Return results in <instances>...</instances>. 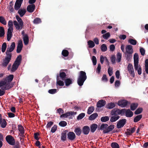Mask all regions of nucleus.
Here are the masks:
<instances>
[{
  "label": "nucleus",
  "instance_id": "nucleus-24",
  "mask_svg": "<svg viewBox=\"0 0 148 148\" xmlns=\"http://www.w3.org/2000/svg\"><path fill=\"white\" fill-rule=\"evenodd\" d=\"M26 12V9L24 8H19L18 10V13L19 14L21 17H22L25 14Z\"/></svg>",
  "mask_w": 148,
  "mask_h": 148
},
{
  "label": "nucleus",
  "instance_id": "nucleus-35",
  "mask_svg": "<svg viewBox=\"0 0 148 148\" xmlns=\"http://www.w3.org/2000/svg\"><path fill=\"white\" fill-rule=\"evenodd\" d=\"M62 70H61L60 71V77L61 78V79L63 80H64L66 77V75L65 73L63 72H62Z\"/></svg>",
  "mask_w": 148,
  "mask_h": 148
},
{
  "label": "nucleus",
  "instance_id": "nucleus-52",
  "mask_svg": "<svg viewBox=\"0 0 148 148\" xmlns=\"http://www.w3.org/2000/svg\"><path fill=\"white\" fill-rule=\"evenodd\" d=\"M113 69L112 67H111L110 66H109L108 69V73L109 75L110 76H111L113 73Z\"/></svg>",
  "mask_w": 148,
  "mask_h": 148
},
{
  "label": "nucleus",
  "instance_id": "nucleus-43",
  "mask_svg": "<svg viewBox=\"0 0 148 148\" xmlns=\"http://www.w3.org/2000/svg\"><path fill=\"white\" fill-rule=\"evenodd\" d=\"M109 119V117L108 116H103L101 119V121L102 122H105L108 121Z\"/></svg>",
  "mask_w": 148,
  "mask_h": 148
},
{
  "label": "nucleus",
  "instance_id": "nucleus-56",
  "mask_svg": "<svg viewBox=\"0 0 148 148\" xmlns=\"http://www.w3.org/2000/svg\"><path fill=\"white\" fill-rule=\"evenodd\" d=\"M102 37L105 39H107L110 36V34L109 32H107L106 33L103 34Z\"/></svg>",
  "mask_w": 148,
  "mask_h": 148
},
{
  "label": "nucleus",
  "instance_id": "nucleus-1",
  "mask_svg": "<svg viewBox=\"0 0 148 148\" xmlns=\"http://www.w3.org/2000/svg\"><path fill=\"white\" fill-rule=\"evenodd\" d=\"M14 78V75L12 74L9 75L8 77L3 78V79L0 81V87L5 86V87L2 89H0V96L3 95L5 93V91L3 90H8L11 88V83Z\"/></svg>",
  "mask_w": 148,
  "mask_h": 148
},
{
  "label": "nucleus",
  "instance_id": "nucleus-60",
  "mask_svg": "<svg viewBox=\"0 0 148 148\" xmlns=\"http://www.w3.org/2000/svg\"><path fill=\"white\" fill-rule=\"evenodd\" d=\"M85 116V114L84 113H81L80 114L77 116V119L79 120L82 119Z\"/></svg>",
  "mask_w": 148,
  "mask_h": 148
},
{
  "label": "nucleus",
  "instance_id": "nucleus-55",
  "mask_svg": "<svg viewBox=\"0 0 148 148\" xmlns=\"http://www.w3.org/2000/svg\"><path fill=\"white\" fill-rule=\"evenodd\" d=\"M132 54H130L128 53H125V55L126 56V58L127 60L129 61L130 60L131 58L132 57Z\"/></svg>",
  "mask_w": 148,
  "mask_h": 148
},
{
  "label": "nucleus",
  "instance_id": "nucleus-62",
  "mask_svg": "<svg viewBox=\"0 0 148 148\" xmlns=\"http://www.w3.org/2000/svg\"><path fill=\"white\" fill-rule=\"evenodd\" d=\"M92 61L94 65H95L97 63V59L95 56H93L92 57Z\"/></svg>",
  "mask_w": 148,
  "mask_h": 148
},
{
  "label": "nucleus",
  "instance_id": "nucleus-40",
  "mask_svg": "<svg viewBox=\"0 0 148 148\" xmlns=\"http://www.w3.org/2000/svg\"><path fill=\"white\" fill-rule=\"evenodd\" d=\"M128 42L131 44L133 45H136L137 42L136 40L132 39H129L128 40Z\"/></svg>",
  "mask_w": 148,
  "mask_h": 148
},
{
  "label": "nucleus",
  "instance_id": "nucleus-51",
  "mask_svg": "<svg viewBox=\"0 0 148 148\" xmlns=\"http://www.w3.org/2000/svg\"><path fill=\"white\" fill-rule=\"evenodd\" d=\"M7 47V45L6 42H5L3 43L1 47V51L2 52L4 53L5 52V50Z\"/></svg>",
  "mask_w": 148,
  "mask_h": 148
},
{
  "label": "nucleus",
  "instance_id": "nucleus-48",
  "mask_svg": "<svg viewBox=\"0 0 148 148\" xmlns=\"http://www.w3.org/2000/svg\"><path fill=\"white\" fill-rule=\"evenodd\" d=\"M143 110V109L141 108H138L134 112L135 114H138L141 113Z\"/></svg>",
  "mask_w": 148,
  "mask_h": 148
},
{
  "label": "nucleus",
  "instance_id": "nucleus-29",
  "mask_svg": "<svg viewBox=\"0 0 148 148\" xmlns=\"http://www.w3.org/2000/svg\"><path fill=\"white\" fill-rule=\"evenodd\" d=\"M72 79L70 78H67L66 79L64 80V82L66 86H69L72 83Z\"/></svg>",
  "mask_w": 148,
  "mask_h": 148
},
{
  "label": "nucleus",
  "instance_id": "nucleus-31",
  "mask_svg": "<svg viewBox=\"0 0 148 148\" xmlns=\"http://www.w3.org/2000/svg\"><path fill=\"white\" fill-rule=\"evenodd\" d=\"M97 127V125L96 124H93L90 126V131L92 132H94L96 130Z\"/></svg>",
  "mask_w": 148,
  "mask_h": 148
},
{
  "label": "nucleus",
  "instance_id": "nucleus-61",
  "mask_svg": "<svg viewBox=\"0 0 148 148\" xmlns=\"http://www.w3.org/2000/svg\"><path fill=\"white\" fill-rule=\"evenodd\" d=\"M57 92V90L56 89H50L48 91L49 93L51 94H54Z\"/></svg>",
  "mask_w": 148,
  "mask_h": 148
},
{
  "label": "nucleus",
  "instance_id": "nucleus-4",
  "mask_svg": "<svg viewBox=\"0 0 148 148\" xmlns=\"http://www.w3.org/2000/svg\"><path fill=\"white\" fill-rule=\"evenodd\" d=\"M6 56L5 59L3 60L1 64V66L5 67L8 65L10 62L12 56V54H5Z\"/></svg>",
  "mask_w": 148,
  "mask_h": 148
},
{
  "label": "nucleus",
  "instance_id": "nucleus-30",
  "mask_svg": "<svg viewBox=\"0 0 148 148\" xmlns=\"http://www.w3.org/2000/svg\"><path fill=\"white\" fill-rule=\"evenodd\" d=\"M138 104L137 103H132L130 106V109L132 111L134 110L138 107Z\"/></svg>",
  "mask_w": 148,
  "mask_h": 148
},
{
  "label": "nucleus",
  "instance_id": "nucleus-22",
  "mask_svg": "<svg viewBox=\"0 0 148 148\" xmlns=\"http://www.w3.org/2000/svg\"><path fill=\"white\" fill-rule=\"evenodd\" d=\"M119 109L114 108L111 111L110 114L112 116L117 115L120 114Z\"/></svg>",
  "mask_w": 148,
  "mask_h": 148
},
{
  "label": "nucleus",
  "instance_id": "nucleus-50",
  "mask_svg": "<svg viewBox=\"0 0 148 148\" xmlns=\"http://www.w3.org/2000/svg\"><path fill=\"white\" fill-rule=\"evenodd\" d=\"M117 59L116 60L117 62H119L121 60V54L120 52H118L116 55Z\"/></svg>",
  "mask_w": 148,
  "mask_h": 148
},
{
  "label": "nucleus",
  "instance_id": "nucleus-11",
  "mask_svg": "<svg viewBox=\"0 0 148 148\" xmlns=\"http://www.w3.org/2000/svg\"><path fill=\"white\" fill-rule=\"evenodd\" d=\"M128 101L126 100H123L119 101L117 103L118 105L122 108L126 107L127 105Z\"/></svg>",
  "mask_w": 148,
  "mask_h": 148
},
{
  "label": "nucleus",
  "instance_id": "nucleus-36",
  "mask_svg": "<svg viewBox=\"0 0 148 148\" xmlns=\"http://www.w3.org/2000/svg\"><path fill=\"white\" fill-rule=\"evenodd\" d=\"M13 1H11L9 3V8L11 13L13 12L14 11V9L13 7Z\"/></svg>",
  "mask_w": 148,
  "mask_h": 148
},
{
  "label": "nucleus",
  "instance_id": "nucleus-10",
  "mask_svg": "<svg viewBox=\"0 0 148 148\" xmlns=\"http://www.w3.org/2000/svg\"><path fill=\"white\" fill-rule=\"evenodd\" d=\"M15 47V44L14 42H12L10 48H8L5 54H12L10 52L13 51Z\"/></svg>",
  "mask_w": 148,
  "mask_h": 148
},
{
  "label": "nucleus",
  "instance_id": "nucleus-21",
  "mask_svg": "<svg viewBox=\"0 0 148 148\" xmlns=\"http://www.w3.org/2000/svg\"><path fill=\"white\" fill-rule=\"evenodd\" d=\"M35 8V6L34 4L29 5L27 6V10L29 12H32L34 11Z\"/></svg>",
  "mask_w": 148,
  "mask_h": 148
},
{
  "label": "nucleus",
  "instance_id": "nucleus-19",
  "mask_svg": "<svg viewBox=\"0 0 148 148\" xmlns=\"http://www.w3.org/2000/svg\"><path fill=\"white\" fill-rule=\"evenodd\" d=\"M68 132V130H65L61 133V140L63 142L65 141L66 140V133Z\"/></svg>",
  "mask_w": 148,
  "mask_h": 148
},
{
  "label": "nucleus",
  "instance_id": "nucleus-28",
  "mask_svg": "<svg viewBox=\"0 0 148 148\" xmlns=\"http://www.w3.org/2000/svg\"><path fill=\"white\" fill-rule=\"evenodd\" d=\"M74 132L77 136H79L82 132V130L79 127L75 128L74 130Z\"/></svg>",
  "mask_w": 148,
  "mask_h": 148
},
{
  "label": "nucleus",
  "instance_id": "nucleus-47",
  "mask_svg": "<svg viewBox=\"0 0 148 148\" xmlns=\"http://www.w3.org/2000/svg\"><path fill=\"white\" fill-rule=\"evenodd\" d=\"M41 19L39 18H36L34 19L33 21V23L35 24H38L41 23Z\"/></svg>",
  "mask_w": 148,
  "mask_h": 148
},
{
  "label": "nucleus",
  "instance_id": "nucleus-45",
  "mask_svg": "<svg viewBox=\"0 0 148 148\" xmlns=\"http://www.w3.org/2000/svg\"><path fill=\"white\" fill-rule=\"evenodd\" d=\"M111 146L112 148H119V144L115 142H113L111 144Z\"/></svg>",
  "mask_w": 148,
  "mask_h": 148
},
{
  "label": "nucleus",
  "instance_id": "nucleus-16",
  "mask_svg": "<svg viewBox=\"0 0 148 148\" xmlns=\"http://www.w3.org/2000/svg\"><path fill=\"white\" fill-rule=\"evenodd\" d=\"M126 52V53L132 54L133 52V49L132 46L130 45H127L125 47Z\"/></svg>",
  "mask_w": 148,
  "mask_h": 148
},
{
  "label": "nucleus",
  "instance_id": "nucleus-26",
  "mask_svg": "<svg viewBox=\"0 0 148 148\" xmlns=\"http://www.w3.org/2000/svg\"><path fill=\"white\" fill-rule=\"evenodd\" d=\"M20 65L14 62L12 66L11 71L13 72L15 71L17 69Z\"/></svg>",
  "mask_w": 148,
  "mask_h": 148
},
{
  "label": "nucleus",
  "instance_id": "nucleus-13",
  "mask_svg": "<svg viewBox=\"0 0 148 148\" xmlns=\"http://www.w3.org/2000/svg\"><path fill=\"white\" fill-rule=\"evenodd\" d=\"M76 112H73L71 111L68 112L64 114L63 113L60 116V118H66L68 116H70L71 115H73L74 114H76Z\"/></svg>",
  "mask_w": 148,
  "mask_h": 148
},
{
  "label": "nucleus",
  "instance_id": "nucleus-39",
  "mask_svg": "<svg viewBox=\"0 0 148 148\" xmlns=\"http://www.w3.org/2000/svg\"><path fill=\"white\" fill-rule=\"evenodd\" d=\"M88 47L90 48H93L95 46L94 42L91 40H89L88 42Z\"/></svg>",
  "mask_w": 148,
  "mask_h": 148
},
{
  "label": "nucleus",
  "instance_id": "nucleus-46",
  "mask_svg": "<svg viewBox=\"0 0 148 148\" xmlns=\"http://www.w3.org/2000/svg\"><path fill=\"white\" fill-rule=\"evenodd\" d=\"M0 23L4 25L6 24V21L5 18L3 16H0Z\"/></svg>",
  "mask_w": 148,
  "mask_h": 148
},
{
  "label": "nucleus",
  "instance_id": "nucleus-44",
  "mask_svg": "<svg viewBox=\"0 0 148 148\" xmlns=\"http://www.w3.org/2000/svg\"><path fill=\"white\" fill-rule=\"evenodd\" d=\"M62 54L64 57H66L69 55V52L68 50L64 49L62 51Z\"/></svg>",
  "mask_w": 148,
  "mask_h": 148
},
{
  "label": "nucleus",
  "instance_id": "nucleus-9",
  "mask_svg": "<svg viewBox=\"0 0 148 148\" xmlns=\"http://www.w3.org/2000/svg\"><path fill=\"white\" fill-rule=\"evenodd\" d=\"M127 68L130 74L133 77H135V74L132 65L131 64H129Z\"/></svg>",
  "mask_w": 148,
  "mask_h": 148
},
{
  "label": "nucleus",
  "instance_id": "nucleus-25",
  "mask_svg": "<svg viewBox=\"0 0 148 148\" xmlns=\"http://www.w3.org/2000/svg\"><path fill=\"white\" fill-rule=\"evenodd\" d=\"M133 115V112L129 109H127L125 112V116L128 117H131Z\"/></svg>",
  "mask_w": 148,
  "mask_h": 148
},
{
  "label": "nucleus",
  "instance_id": "nucleus-18",
  "mask_svg": "<svg viewBox=\"0 0 148 148\" xmlns=\"http://www.w3.org/2000/svg\"><path fill=\"white\" fill-rule=\"evenodd\" d=\"M106 102L105 100H99L97 103V106L98 108H101L104 106L106 104Z\"/></svg>",
  "mask_w": 148,
  "mask_h": 148
},
{
  "label": "nucleus",
  "instance_id": "nucleus-57",
  "mask_svg": "<svg viewBox=\"0 0 148 148\" xmlns=\"http://www.w3.org/2000/svg\"><path fill=\"white\" fill-rule=\"evenodd\" d=\"M8 28L13 29V23L12 20H10L8 22Z\"/></svg>",
  "mask_w": 148,
  "mask_h": 148
},
{
  "label": "nucleus",
  "instance_id": "nucleus-32",
  "mask_svg": "<svg viewBox=\"0 0 148 148\" xmlns=\"http://www.w3.org/2000/svg\"><path fill=\"white\" fill-rule=\"evenodd\" d=\"M98 116V114L96 113H95L90 115L88 119H89L90 120H93L95 119Z\"/></svg>",
  "mask_w": 148,
  "mask_h": 148
},
{
  "label": "nucleus",
  "instance_id": "nucleus-53",
  "mask_svg": "<svg viewBox=\"0 0 148 148\" xmlns=\"http://www.w3.org/2000/svg\"><path fill=\"white\" fill-rule=\"evenodd\" d=\"M145 71L147 74H148V59H147L145 61Z\"/></svg>",
  "mask_w": 148,
  "mask_h": 148
},
{
  "label": "nucleus",
  "instance_id": "nucleus-7",
  "mask_svg": "<svg viewBox=\"0 0 148 148\" xmlns=\"http://www.w3.org/2000/svg\"><path fill=\"white\" fill-rule=\"evenodd\" d=\"M126 119H125L119 120L117 123L116 127L118 129L122 128L126 124Z\"/></svg>",
  "mask_w": 148,
  "mask_h": 148
},
{
  "label": "nucleus",
  "instance_id": "nucleus-37",
  "mask_svg": "<svg viewBox=\"0 0 148 148\" xmlns=\"http://www.w3.org/2000/svg\"><path fill=\"white\" fill-rule=\"evenodd\" d=\"M115 106V104L114 103L111 102L108 103L107 105V108L111 109L114 108Z\"/></svg>",
  "mask_w": 148,
  "mask_h": 148
},
{
  "label": "nucleus",
  "instance_id": "nucleus-41",
  "mask_svg": "<svg viewBox=\"0 0 148 148\" xmlns=\"http://www.w3.org/2000/svg\"><path fill=\"white\" fill-rule=\"evenodd\" d=\"M1 124V126L3 128H5L7 125V123L5 119H3Z\"/></svg>",
  "mask_w": 148,
  "mask_h": 148
},
{
  "label": "nucleus",
  "instance_id": "nucleus-54",
  "mask_svg": "<svg viewBox=\"0 0 148 148\" xmlns=\"http://www.w3.org/2000/svg\"><path fill=\"white\" fill-rule=\"evenodd\" d=\"M59 125L62 127H64L67 125V123L64 121H60L59 123Z\"/></svg>",
  "mask_w": 148,
  "mask_h": 148
},
{
  "label": "nucleus",
  "instance_id": "nucleus-15",
  "mask_svg": "<svg viewBox=\"0 0 148 148\" xmlns=\"http://www.w3.org/2000/svg\"><path fill=\"white\" fill-rule=\"evenodd\" d=\"M23 47V42L22 40H20L18 43L17 48L16 52L17 53H20L22 50Z\"/></svg>",
  "mask_w": 148,
  "mask_h": 148
},
{
  "label": "nucleus",
  "instance_id": "nucleus-49",
  "mask_svg": "<svg viewBox=\"0 0 148 148\" xmlns=\"http://www.w3.org/2000/svg\"><path fill=\"white\" fill-rule=\"evenodd\" d=\"M94 108L93 106L89 107L88 109L87 114H91L94 111Z\"/></svg>",
  "mask_w": 148,
  "mask_h": 148
},
{
  "label": "nucleus",
  "instance_id": "nucleus-64",
  "mask_svg": "<svg viewBox=\"0 0 148 148\" xmlns=\"http://www.w3.org/2000/svg\"><path fill=\"white\" fill-rule=\"evenodd\" d=\"M127 109H122L121 110H119L120 114L123 115L125 114V112Z\"/></svg>",
  "mask_w": 148,
  "mask_h": 148
},
{
  "label": "nucleus",
  "instance_id": "nucleus-17",
  "mask_svg": "<svg viewBox=\"0 0 148 148\" xmlns=\"http://www.w3.org/2000/svg\"><path fill=\"white\" fill-rule=\"evenodd\" d=\"M114 128V125H111L108 126L107 129L104 130L103 131V133L104 134L107 133L111 131Z\"/></svg>",
  "mask_w": 148,
  "mask_h": 148
},
{
  "label": "nucleus",
  "instance_id": "nucleus-42",
  "mask_svg": "<svg viewBox=\"0 0 148 148\" xmlns=\"http://www.w3.org/2000/svg\"><path fill=\"white\" fill-rule=\"evenodd\" d=\"M101 49L102 51L105 52L107 51V47L105 44H103L101 46Z\"/></svg>",
  "mask_w": 148,
  "mask_h": 148
},
{
  "label": "nucleus",
  "instance_id": "nucleus-63",
  "mask_svg": "<svg viewBox=\"0 0 148 148\" xmlns=\"http://www.w3.org/2000/svg\"><path fill=\"white\" fill-rule=\"evenodd\" d=\"M57 129V126L56 125H54L53 127L51 130V132L52 133H54Z\"/></svg>",
  "mask_w": 148,
  "mask_h": 148
},
{
  "label": "nucleus",
  "instance_id": "nucleus-2",
  "mask_svg": "<svg viewBox=\"0 0 148 148\" xmlns=\"http://www.w3.org/2000/svg\"><path fill=\"white\" fill-rule=\"evenodd\" d=\"M87 78L86 73L83 71L79 72V75L77 80V83L79 86H82Z\"/></svg>",
  "mask_w": 148,
  "mask_h": 148
},
{
  "label": "nucleus",
  "instance_id": "nucleus-20",
  "mask_svg": "<svg viewBox=\"0 0 148 148\" xmlns=\"http://www.w3.org/2000/svg\"><path fill=\"white\" fill-rule=\"evenodd\" d=\"M18 130L20 132V136L22 137H25L24 134V129L23 127L21 125H18Z\"/></svg>",
  "mask_w": 148,
  "mask_h": 148
},
{
  "label": "nucleus",
  "instance_id": "nucleus-6",
  "mask_svg": "<svg viewBox=\"0 0 148 148\" xmlns=\"http://www.w3.org/2000/svg\"><path fill=\"white\" fill-rule=\"evenodd\" d=\"M134 69H137L138 65V56L137 53H135L134 56Z\"/></svg>",
  "mask_w": 148,
  "mask_h": 148
},
{
  "label": "nucleus",
  "instance_id": "nucleus-14",
  "mask_svg": "<svg viewBox=\"0 0 148 148\" xmlns=\"http://www.w3.org/2000/svg\"><path fill=\"white\" fill-rule=\"evenodd\" d=\"M136 130L135 127L127 129L126 130L127 131L125 132V134L127 135H131L133 133H134Z\"/></svg>",
  "mask_w": 148,
  "mask_h": 148
},
{
  "label": "nucleus",
  "instance_id": "nucleus-59",
  "mask_svg": "<svg viewBox=\"0 0 148 148\" xmlns=\"http://www.w3.org/2000/svg\"><path fill=\"white\" fill-rule=\"evenodd\" d=\"M108 125L106 124H103L101 125L100 127V129L101 130H103L104 129H107Z\"/></svg>",
  "mask_w": 148,
  "mask_h": 148
},
{
  "label": "nucleus",
  "instance_id": "nucleus-27",
  "mask_svg": "<svg viewBox=\"0 0 148 148\" xmlns=\"http://www.w3.org/2000/svg\"><path fill=\"white\" fill-rule=\"evenodd\" d=\"M120 117L118 115H113L111 117L110 119V121L111 122H113L118 120Z\"/></svg>",
  "mask_w": 148,
  "mask_h": 148
},
{
  "label": "nucleus",
  "instance_id": "nucleus-12",
  "mask_svg": "<svg viewBox=\"0 0 148 148\" xmlns=\"http://www.w3.org/2000/svg\"><path fill=\"white\" fill-rule=\"evenodd\" d=\"M23 0H16L14 5V9L18 10L21 7Z\"/></svg>",
  "mask_w": 148,
  "mask_h": 148
},
{
  "label": "nucleus",
  "instance_id": "nucleus-33",
  "mask_svg": "<svg viewBox=\"0 0 148 148\" xmlns=\"http://www.w3.org/2000/svg\"><path fill=\"white\" fill-rule=\"evenodd\" d=\"M24 43L25 45H27L29 43V37L27 34L25 35L23 37Z\"/></svg>",
  "mask_w": 148,
  "mask_h": 148
},
{
  "label": "nucleus",
  "instance_id": "nucleus-5",
  "mask_svg": "<svg viewBox=\"0 0 148 148\" xmlns=\"http://www.w3.org/2000/svg\"><path fill=\"white\" fill-rule=\"evenodd\" d=\"M5 140L9 145H14L15 143V140L12 136L7 135L5 137Z\"/></svg>",
  "mask_w": 148,
  "mask_h": 148
},
{
  "label": "nucleus",
  "instance_id": "nucleus-34",
  "mask_svg": "<svg viewBox=\"0 0 148 148\" xmlns=\"http://www.w3.org/2000/svg\"><path fill=\"white\" fill-rule=\"evenodd\" d=\"M22 60V56L20 55L18 56L14 62L20 64Z\"/></svg>",
  "mask_w": 148,
  "mask_h": 148
},
{
  "label": "nucleus",
  "instance_id": "nucleus-58",
  "mask_svg": "<svg viewBox=\"0 0 148 148\" xmlns=\"http://www.w3.org/2000/svg\"><path fill=\"white\" fill-rule=\"evenodd\" d=\"M57 112L58 113H59L60 116L64 113V110L62 108H60L57 110Z\"/></svg>",
  "mask_w": 148,
  "mask_h": 148
},
{
  "label": "nucleus",
  "instance_id": "nucleus-8",
  "mask_svg": "<svg viewBox=\"0 0 148 148\" xmlns=\"http://www.w3.org/2000/svg\"><path fill=\"white\" fill-rule=\"evenodd\" d=\"M67 135L68 139L71 141L74 140L76 137L75 134L73 132H69Z\"/></svg>",
  "mask_w": 148,
  "mask_h": 148
},
{
  "label": "nucleus",
  "instance_id": "nucleus-3",
  "mask_svg": "<svg viewBox=\"0 0 148 148\" xmlns=\"http://www.w3.org/2000/svg\"><path fill=\"white\" fill-rule=\"evenodd\" d=\"M16 18L18 22L16 21H14L13 23L15 27L17 30L21 29L24 26L23 21L22 19L18 15L16 16Z\"/></svg>",
  "mask_w": 148,
  "mask_h": 148
},
{
  "label": "nucleus",
  "instance_id": "nucleus-23",
  "mask_svg": "<svg viewBox=\"0 0 148 148\" xmlns=\"http://www.w3.org/2000/svg\"><path fill=\"white\" fill-rule=\"evenodd\" d=\"M90 128L88 126H85L82 128V132L85 135H87L90 131Z\"/></svg>",
  "mask_w": 148,
  "mask_h": 148
},
{
  "label": "nucleus",
  "instance_id": "nucleus-38",
  "mask_svg": "<svg viewBox=\"0 0 148 148\" xmlns=\"http://www.w3.org/2000/svg\"><path fill=\"white\" fill-rule=\"evenodd\" d=\"M142 114L137 116L134 118V122L135 123L138 122L142 118Z\"/></svg>",
  "mask_w": 148,
  "mask_h": 148
}]
</instances>
